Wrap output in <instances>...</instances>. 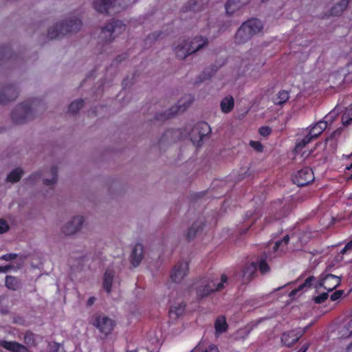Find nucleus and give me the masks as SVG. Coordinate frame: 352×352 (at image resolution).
Here are the masks:
<instances>
[{
    "mask_svg": "<svg viewBox=\"0 0 352 352\" xmlns=\"http://www.w3.org/2000/svg\"><path fill=\"white\" fill-rule=\"evenodd\" d=\"M85 223L82 215H74L60 226V234L65 237H74L82 232Z\"/></svg>",
    "mask_w": 352,
    "mask_h": 352,
    "instance_id": "obj_1",
    "label": "nucleus"
},
{
    "mask_svg": "<svg viewBox=\"0 0 352 352\" xmlns=\"http://www.w3.org/2000/svg\"><path fill=\"white\" fill-rule=\"evenodd\" d=\"M81 25L82 22L80 19H70L65 23L57 24L54 28L50 29L48 32V36L53 39L68 33L76 32L80 29Z\"/></svg>",
    "mask_w": 352,
    "mask_h": 352,
    "instance_id": "obj_2",
    "label": "nucleus"
},
{
    "mask_svg": "<svg viewBox=\"0 0 352 352\" xmlns=\"http://www.w3.org/2000/svg\"><path fill=\"white\" fill-rule=\"evenodd\" d=\"M228 280L226 274L221 276V283H216L212 280L204 279L201 281L197 287V295L199 298L208 296L212 292L221 289L223 287V283Z\"/></svg>",
    "mask_w": 352,
    "mask_h": 352,
    "instance_id": "obj_3",
    "label": "nucleus"
},
{
    "mask_svg": "<svg viewBox=\"0 0 352 352\" xmlns=\"http://www.w3.org/2000/svg\"><path fill=\"white\" fill-rule=\"evenodd\" d=\"M91 324L102 334L107 336L111 333L115 322L102 314L96 313L91 317Z\"/></svg>",
    "mask_w": 352,
    "mask_h": 352,
    "instance_id": "obj_4",
    "label": "nucleus"
},
{
    "mask_svg": "<svg viewBox=\"0 0 352 352\" xmlns=\"http://www.w3.org/2000/svg\"><path fill=\"white\" fill-rule=\"evenodd\" d=\"M32 109L28 104H19L12 113V121L18 124H23L34 118Z\"/></svg>",
    "mask_w": 352,
    "mask_h": 352,
    "instance_id": "obj_5",
    "label": "nucleus"
},
{
    "mask_svg": "<svg viewBox=\"0 0 352 352\" xmlns=\"http://www.w3.org/2000/svg\"><path fill=\"white\" fill-rule=\"evenodd\" d=\"M210 126L204 122L197 124L191 130L190 137L194 144L199 145L203 138L210 133Z\"/></svg>",
    "mask_w": 352,
    "mask_h": 352,
    "instance_id": "obj_6",
    "label": "nucleus"
},
{
    "mask_svg": "<svg viewBox=\"0 0 352 352\" xmlns=\"http://www.w3.org/2000/svg\"><path fill=\"white\" fill-rule=\"evenodd\" d=\"M118 27V22L109 23L102 27L98 36L99 41L103 44L111 43L114 40L113 34Z\"/></svg>",
    "mask_w": 352,
    "mask_h": 352,
    "instance_id": "obj_7",
    "label": "nucleus"
},
{
    "mask_svg": "<svg viewBox=\"0 0 352 352\" xmlns=\"http://www.w3.org/2000/svg\"><path fill=\"white\" fill-rule=\"evenodd\" d=\"M173 50L177 58L185 60L188 56L192 55L188 38L181 39L173 45Z\"/></svg>",
    "mask_w": 352,
    "mask_h": 352,
    "instance_id": "obj_8",
    "label": "nucleus"
},
{
    "mask_svg": "<svg viewBox=\"0 0 352 352\" xmlns=\"http://www.w3.org/2000/svg\"><path fill=\"white\" fill-rule=\"evenodd\" d=\"M314 179V173L309 168H305L293 177V182L298 186H304L312 182Z\"/></svg>",
    "mask_w": 352,
    "mask_h": 352,
    "instance_id": "obj_9",
    "label": "nucleus"
},
{
    "mask_svg": "<svg viewBox=\"0 0 352 352\" xmlns=\"http://www.w3.org/2000/svg\"><path fill=\"white\" fill-rule=\"evenodd\" d=\"M180 138V132L177 130H168L163 133L158 141L160 149H164L168 146L176 142Z\"/></svg>",
    "mask_w": 352,
    "mask_h": 352,
    "instance_id": "obj_10",
    "label": "nucleus"
},
{
    "mask_svg": "<svg viewBox=\"0 0 352 352\" xmlns=\"http://www.w3.org/2000/svg\"><path fill=\"white\" fill-rule=\"evenodd\" d=\"M190 44L191 53L195 54L201 50L206 48L209 45V40L207 37L201 35L188 38Z\"/></svg>",
    "mask_w": 352,
    "mask_h": 352,
    "instance_id": "obj_11",
    "label": "nucleus"
},
{
    "mask_svg": "<svg viewBox=\"0 0 352 352\" xmlns=\"http://www.w3.org/2000/svg\"><path fill=\"white\" fill-rule=\"evenodd\" d=\"M144 256V248L142 243H137L131 248L129 256L131 264L137 267L140 265Z\"/></svg>",
    "mask_w": 352,
    "mask_h": 352,
    "instance_id": "obj_12",
    "label": "nucleus"
},
{
    "mask_svg": "<svg viewBox=\"0 0 352 352\" xmlns=\"http://www.w3.org/2000/svg\"><path fill=\"white\" fill-rule=\"evenodd\" d=\"M19 95L17 89L13 85H7L0 90V103L8 104L14 101Z\"/></svg>",
    "mask_w": 352,
    "mask_h": 352,
    "instance_id": "obj_13",
    "label": "nucleus"
},
{
    "mask_svg": "<svg viewBox=\"0 0 352 352\" xmlns=\"http://www.w3.org/2000/svg\"><path fill=\"white\" fill-rule=\"evenodd\" d=\"M58 179V168L56 166H52L48 169L43 170V184L45 186H54Z\"/></svg>",
    "mask_w": 352,
    "mask_h": 352,
    "instance_id": "obj_14",
    "label": "nucleus"
},
{
    "mask_svg": "<svg viewBox=\"0 0 352 352\" xmlns=\"http://www.w3.org/2000/svg\"><path fill=\"white\" fill-rule=\"evenodd\" d=\"M188 272V264L183 262L177 264L170 275L172 280L175 283H180Z\"/></svg>",
    "mask_w": 352,
    "mask_h": 352,
    "instance_id": "obj_15",
    "label": "nucleus"
},
{
    "mask_svg": "<svg viewBox=\"0 0 352 352\" xmlns=\"http://www.w3.org/2000/svg\"><path fill=\"white\" fill-rule=\"evenodd\" d=\"M93 4L94 9L101 14H111L116 13L111 0H96Z\"/></svg>",
    "mask_w": 352,
    "mask_h": 352,
    "instance_id": "obj_16",
    "label": "nucleus"
},
{
    "mask_svg": "<svg viewBox=\"0 0 352 352\" xmlns=\"http://www.w3.org/2000/svg\"><path fill=\"white\" fill-rule=\"evenodd\" d=\"M341 283V278L333 274H327L323 279H322L318 285L324 287L328 291H332L336 288Z\"/></svg>",
    "mask_w": 352,
    "mask_h": 352,
    "instance_id": "obj_17",
    "label": "nucleus"
},
{
    "mask_svg": "<svg viewBox=\"0 0 352 352\" xmlns=\"http://www.w3.org/2000/svg\"><path fill=\"white\" fill-rule=\"evenodd\" d=\"M0 346L10 352H31L25 346L16 342L1 340Z\"/></svg>",
    "mask_w": 352,
    "mask_h": 352,
    "instance_id": "obj_18",
    "label": "nucleus"
},
{
    "mask_svg": "<svg viewBox=\"0 0 352 352\" xmlns=\"http://www.w3.org/2000/svg\"><path fill=\"white\" fill-rule=\"evenodd\" d=\"M256 263H251L245 266L243 270L242 281L245 284L249 283L253 278L256 270Z\"/></svg>",
    "mask_w": 352,
    "mask_h": 352,
    "instance_id": "obj_19",
    "label": "nucleus"
},
{
    "mask_svg": "<svg viewBox=\"0 0 352 352\" xmlns=\"http://www.w3.org/2000/svg\"><path fill=\"white\" fill-rule=\"evenodd\" d=\"M190 105V102L187 103L184 102L182 104L181 103V102H179L178 104L171 107L166 112H165L164 118L168 119L170 117L175 116L179 113H182L185 111Z\"/></svg>",
    "mask_w": 352,
    "mask_h": 352,
    "instance_id": "obj_20",
    "label": "nucleus"
},
{
    "mask_svg": "<svg viewBox=\"0 0 352 352\" xmlns=\"http://www.w3.org/2000/svg\"><path fill=\"white\" fill-rule=\"evenodd\" d=\"M250 1V0H229L226 6V12L232 14L247 5Z\"/></svg>",
    "mask_w": 352,
    "mask_h": 352,
    "instance_id": "obj_21",
    "label": "nucleus"
},
{
    "mask_svg": "<svg viewBox=\"0 0 352 352\" xmlns=\"http://www.w3.org/2000/svg\"><path fill=\"white\" fill-rule=\"evenodd\" d=\"M243 25L245 26V28L250 32L252 36L258 33L263 28L261 21L256 19L248 20L243 23Z\"/></svg>",
    "mask_w": 352,
    "mask_h": 352,
    "instance_id": "obj_22",
    "label": "nucleus"
},
{
    "mask_svg": "<svg viewBox=\"0 0 352 352\" xmlns=\"http://www.w3.org/2000/svg\"><path fill=\"white\" fill-rule=\"evenodd\" d=\"M252 37V35L242 24L236 33L235 42L238 44H243L248 41Z\"/></svg>",
    "mask_w": 352,
    "mask_h": 352,
    "instance_id": "obj_23",
    "label": "nucleus"
},
{
    "mask_svg": "<svg viewBox=\"0 0 352 352\" xmlns=\"http://www.w3.org/2000/svg\"><path fill=\"white\" fill-rule=\"evenodd\" d=\"M186 304L179 302L175 304L170 308L169 316L172 320H177L184 314Z\"/></svg>",
    "mask_w": 352,
    "mask_h": 352,
    "instance_id": "obj_24",
    "label": "nucleus"
},
{
    "mask_svg": "<svg viewBox=\"0 0 352 352\" xmlns=\"http://www.w3.org/2000/svg\"><path fill=\"white\" fill-rule=\"evenodd\" d=\"M351 0H340L330 10L331 16H340L346 10Z\"/></svg>",
    "mask_w": 352,
    "mask_h": 352,
    "instance_id": "obj_25",
    "label": "nucleus"
},
{
    "mask_svg": "<svg viewBox=\"0 0 352 352\" xmlns=\"http://www.w3.org/2000/svg\"><path fill=\"white\" fill-rule=\"evenodd\" d=\"M300 336L294 333V331L284 333L281 337L282 342L287 347L292 346L300 338Z\"/></svg>",
    "mask_w": 352,
    "mask_h": 352,
    "instance_id": "obj_26",
    "label": "nucleus"
},
{
    "mask_svg": "<svg viewBox=\"0 0 352 352\" xmlns=\"http://www.w3.org/2000/svg\"><path fill=\"white\" fill-rule=\"evenodd\" d=\"M24 171L21 168H16L7 175L6 182L10 183H16L21 180Z\"/></svg>",
    "mask_w": 352,
    "mask_h": 352,
    "instance_id": "obj_27",
    "label": "nucleus"
},
{
    "mask_svg": "<svg viewBox=\"0 0 352 352\" xmlns=\"http://www.w3.org/2000/svg\"><path fill=\"white\" fill-rule=\"evenodd\" d=\"M114 272L112 270H107L103 278V288L107 293L111 291V285L114 278Z\"/></svg>",
    "mask_w": 352,
    "mask_h": 352,
    "instance_id": "obj_28",
    "label": "nucleus"
},
{
    "mask_svg": "<svg viewBox=\"0 0 352 352\" xmlns=\"http://www.w3.org/2000/svg\"><path fill=\"white\" fill-rule=\"evenodd\" d=\"M6 287L11 290L16 291L21 287V282L19 278L12 276H7L5 280Z\"/></svg>",
    "mask_w": 352,
    "mask_h": 352,
    "instance_id": "obj_29",
    "label": "nucleus"
},
{
    "mask_svg": "<svg viewBox=\"0 0 352 352\" xmlns=\"http://www.w3.org/2000/svg\"><path fill=\"white\" fill-rule=\"evenodd\" d=\"M327 126V122L320 120L310 130L311 135L316 138L320 135Z\"/></svg>",
    "mask_w": 352,
    "mask_h": 352,
    "instance_id": "obj_30",
    "label": "nucleus"
},
{
    "mask_svg": "<svg viewBox=\"0 0 352 352\" xmlns=\"http://www.w3.org/2000/svg\"><path fill=\"white\" fill-rule=\"evenodd\" d=\"M234 98L232 96H228L223 98L221 102V109L223 113H228L234 107Z\"/></svg>",
    "mask_w": 352,
    "mask_h": 352,
    "instance_id": "obj_31",
    "label": "nucleus"
},
{
    "mask_svg": "<svg viewBox=\"0 0 352 352\" xmlns=\"http://www.w3.org/2000/svg\"><path fill=\"white\" fill-rule=\"evenodd\" d=\"M215 330L218 333H222L227 330L228 324L223 316L219 317L214 324Z\"/></svg>",
    "mask_w": 352,
    "mask_h": 352,
    "instance_id": "obj_32",
    "label": "nucleus"
},
{
    "mask_svg": "<svg viewBox=\"0 0 352 352\" xmlns=\"http://www.w3.org/2000/svg\"><path fill=\"white\" fill-rule=\"evenodd\" d=\"M204 223L202 221L194 223L188 230L186 236L188 239H193L197 232L201 230L203 228Z\"/></svg>",
    "mask_w": 352,
    "mask_h": 352,
    "instance_id": "obj_33",
    "label": "nucleus"
},
{
    "mask_svg": "<svg viewBox=\"0 0 352 352\" xmlns=\"http://www.w3.org/2000/svg\"><path fill=\"white\" fill-rule=\"evenodd\" d=\"M289 99V93L285 90L279 91L273 98L275 104H282Z\"/></svg>",
    "mask_w": 352,
    "mask_h": 352,
    "instance_id": "obj_34",
    "label": "nucleus"
},
{
    "mask_svg": "<svg viewBox=\"0 0 352 352\" xmlns=\"http://www.w3.org/2000/svg\"><path fill=\"white\" fill-rule=\"evenodd\" d=\"M84 106V101L81 99L75 100L72 102L69 107V110L72 113H76L78 112L80 109H81Z\"/></svg>",
    "mask_w": 352,
    "mask_h": 352,
    "instance_id": "obj_35",
    "label": "nucleus"
},
{
    "mask_svg": "<svg viewBox=\"0 0 352 352\" xmlns=\"http://www.w3.org/2000/svg\"><path fill=\"white\" fill-rule=\"evenodd\" d=\"M116 12H118L121 9L126 8L129 2V0H111Z\"/></svg>",
    "mask_w": 352,
    "mask_h": 352,
    "instance_id": "obj_36",
    "label": "nucleus"
},
{
    "mask_svg": "<svg viewBox=\"0 0 352 352\" xmlns=\"http://www.w3.org/2000/svg\"><path fill=\"white\" fill-rule=\"evenodd\" d=\"M24 342L28 346H36V343L34 335L30 331L26 332L24 336Z\"/></svg>",
    "mask_w": 352,
    "mask_h": 352,
    "instance_id": "obj_37",
    "label": "nucleus"
},
{
    "mask_svg": "<svg viewBox=\"0 0 352 352\" xmlns=\"http://www.w3.org/2000/svg\"><path fill=\"white\" fill-rule=\"evenodd\" d=\"M41 177H43V171H37L32 173L26 180L29 184H34Z\"/></svg>",
    "mask_w": 352,
    "mask_h": 352,
    "instance_id": "obj_38",
    "label": "nucleus"
},
{
    "mask_svg": "<svg viewBox=\"0 0 352 352\" xmlns=\"http://www.w3.org/2000/svg\"><path fill=\"white\" fill-rule=\"evenodd\" d=\"M342 336L349 337L352 336V319L344 327Z\"/></svg>",
    "mask_w": 352,
    "mask_h": 352,
    "instance_id": "obj_39",
    "label": "nucleus"
},
{
    "mask_svg": "<svg viewBox=\"0 0 352 352\" xmlns=\"http://www.w3.org/2000/svg\"><path fill=\"white\" fill-rule=\"evenodd\" d=\"M9 230L10 226L8 222L3 219H0V234L6 233Z\"/></svg>",
    "mask_w": 352,
    "mask_h": 352,
    "instance_id": "obj_40",
    "label": "nucleus"
},
{
    "mask_svg": "<svg viewBox=\"0 0 352 352\" xmlns=\"http://www.w3.org/2000/svg\"><path fill=\"white\" fill-rule=\"evenodd\" d=\"M60 349V344L57 342H52L48 344V352H59Z\"/></svg>",
    "mask_w": 352,
    "mask_h": 352,
    "instance_id": "obj_41",
    "label": "nucleus"
},
{
    "mask_svg": "<svg viewBox=\"0 0 352 352\" xmlns=\"http://www.w3.org/2000/svg\"><path fill=\"white\" fill-rule=\"evenodd\" d=\"M328 296V294L324 292L318 296L314 297V300L316 303L320 304L325 301L327 299Z\"/></svg>",
    "mask_w": 352,
    "mask_h": 352,
    "instance_id": "obj_42",
    "label": "nucleus"
},
{
    "mask_svg": "<svg viewBox=\"0 0 352 352\" xmlns=\"http://www.w3.org/2000/svg\"><path fill=\"white\" fill-rule=\"evenodd\" d=\"M250 145L256 151L262 152L263 149V145L259 142L251 141Z\"/></svg>",
    "mask_w": 352,
    "mask_h": 352,
    "instance_id": "obj_43",
    "label": "nucleus"
},
{
    "mask_svg": "<svg viewBox=\"0 0 352 352\" xmlns=\"http://www.w3.org/2000/svg\"><path fill=\"white\" fill-rule=\"evenodd\" d=\"M259 270L261 273L265 274L270 271V267L265 261H261L259 263Z\"/></svg>",
    "mask_w": 352,
    "mask_h": 352,
    "instance_id": "obj_44",
    "label": "nucleus"
},
{
    "mask_svg": "<svg viewBox=\"0 0 352 352\" xmlns=\"http://www.w3.org/2000/svg\"><path fill=\"white\" fill-rule=\"evenodd\" d=\"M272 132V129L270 126H262L259 129V133L262 136H267Z\"/></svg>",
    "mask_w": 352,
    "mask_h": 352,
    "instance_id": "obj_45",
    "label": "nucleus"
},
{
    "mask_svg": "<svg viewBox=\"0 0 352 352\" xmlns=\"http://www.w3.org/2000/svg\"><path fill=\"white\" fill-rule=\"evenodd\" d=\"M17 257V254L14 253L6 254L0 257V259L8 261L11 260H14Z\"/></svg>",
    "mask_w": 352,
    "mask_h": 352,
    "instance_id": "obj_46",
    "label": "nucleus"
},
{
    "mask_svg": "<svg viewBox=\"0 0 352 352\" xmlns=\"http://www.w3.org/2000/svg\"><path fill=\"white\" fill-rule=\"evenodd\" d=\"M313 280H314V276H309V277H308V278L305 280V283H304L303 284L300 285L298 287V289H302L303 287H307V286L309 287V286L311 285V281H312Z\"/></svg>",
    "mask_w": 352,
    "mask_h": 352,
    "instance_id": "obj_47",
    "label": "nucleus"
},
{
    "mask_svg": "<svg viewBox=\"0 0 352 352\" xmlns=\"http://www.w3.org/2000/svg\"><path fill=\"white\" fill-rule=\"evenodd\" d=\"M342 294H343L342 290L336 291L331 295V300L332 301H335V300L339 299L342 296Z\"/></svg>",
    "mask_w": 352,
    "mask_h": 352,
    "instance_id": "obj_48",
    "label": "nucleus"
},
{
    "mask_svg": "<svg viewBox=\"0 0 352 352\" xmlns=\"http://www.w3.org/2000/svg\"><path fill=\"white\" fill-rule=\"evenodd\" d=\"M313 138H316L314 136H311V133L309 132V135H307L306 137H305L303 138V140H302V145L303 146H305L306 144L309 143Z\"/></svg>",
    "mask_w": 352,
    "mask_h": 352,
    "instance_id": "obj_49",
    "label": "nucleus"
},
{
    "mask_svg": "<svg viewBox=\"0 0 352 352\" xmlns=\"http://www.w3.org/2000/svg\"><path fill=\"white\" fill-rule=\"evenodd\" d=\"M350 250H352V240L345 245V247L341 250L340 253L343 255L346 252V251Z\"/></svg>",
    "mask_w": 352,
    "mask_h": 352,
    "instance_id": "obj_50",
    "label": "nucleus"
},
{
    "mask_svg": "<svg viewBox=\"0 0 352 352\" xmlns=\"http://www.w3.org/2000/svg\"><path fill=\"white\" fill-rule=\"evenodd\" d=\"M203 352H219V351L215 345L212 344V345L209 346L208 348H207Z\"/></svg>",
    "mask_w": 352,
    "mask_h": 352,
    "instance_id": "obj_51",
    "label": "nucleus"
},
{
    "mask_svg": "<svg viewBox=\"0 0 352 352\" xmlns=\"http://www.w3.org/2000/svg\"><path fill=\"white\" fill-rule=\"evenodd\" d=\"M12 268V265H6V266H0V272L6 273Z\"/></svg>",
    "mask_w": 352,
    "mask_h": 352,
    "instance_id": "obj_52",
    "label": "nucleus"
},
{
    "mask_svg": "<svg viewBox=\"0 0 352 352\" xmlns=\"http://www.w3.org/2000/svg\"><path fill=\"white\" fill-rule=\"evenodd\" d=\"M95 300H96V298L94 297H90L87 300V305L91 306L94 303Z\"/></svg>",
    "mask_w": 352,
    "mask_h": 352,
    "instance_id": "obj_53",
    "label": "nucleus"
},
{
    "mask_svg": "<svg viewBox=\"0 0 352 352\" xmlns=\"http://www.w3.org/2000/svg\"><path fill=\"white\" fill-rule=\"evenodd\" d=\"M289 237L288 235H286L283 237V239L281 240L282 243H284L285 245H287L289 242Z\"/></svg>",
    "mask_w": 352,
    "mask_h": 352,
    "instance_id": "obj_54",
    "label": "nucleus"
},
{
    "mask_svg": "<svg viewBox=\"0 0 352 352\" xmlns=\"http://www.w3.org/2000/svg\"><path fill=\"white\" fill-rule=\"evenodd\" d=\"M282 243H282V241H276V243H275V245H274V251H277V250H278V248H279V246H280Z\"/></svg>",
    "mask_w": 352,
    "mask_h": 352,
    "instance_id": "obj_55",
    "label": "nucleus"
},
{
    "mask_svg": "<svg viewBox=\"0 0 352 352\" xmlns=\"http://www.w3.org/2000/svg\"><path fill=\"white\" fill-rule=\"evenodd\" d=\"M309 347V344H305L298 352H306Z\"/></svg>",
    "mask_w": 352,
    "mask_h": 352,
    "instance_id": "obj_56",
    "label": "nucleus"
},
{
    "mask_svg": "<svg viewBox=\"0 0 352 352\" xmlns=\"http://www.w3.org/2000/svg\"><path fill=\"white\" fill-rule=\"evenodd\" d=\"M300 289H298H298H296L292 290V291L290 292L289 296H294V295H295V294H296L298 291H300Z\"/></svg>",
    "mask_w": 352,
    "mask_h": 352,
    "instance_id": "obj_57",
    "label": "nucleus"
},
{
    "mask_svg": "<svg viewBox=\"0 0 352 352\" xmlns=\"http://www.w3.org/2000/svg\"><path fill=\"white\" fill-rule=\"evenodd\" d=\"M346 352H352V343L347 347Z\"/></svg>",
    "mask_w": 352,
    "mask_h": 352,
    "instance_id": "obj_58",
    "label": "nucleus"
},
{
    "mask_svg": "<svg viewBox=\"0 0 352 352\" xmlns=\"http://www.w3.org/2000/svg\"><path fill=\"white\" fill-rule=\"evenodd\" d=\"M345 118H348V116H346V114H344V116L342 117V120L344 124L346 123V120H344Z\"/></svg>",
    "mask_w": 352,
    "mask_h": 352,
    "instance_id": "obj_59",
    "label": "nucleus"
},
{
    "mask_svg": "<svg viewBox=\"0 0 352 352\" xmlns=\"http://www.w3.org/2000/svg\"><path fill=\"white\" fill-rule=\"evenodd\" d=\"M342 260V256H340L336 258V261L337 262H339V261H340Z\"/></svg>",
    "mask_w": 352,
    "mask_h": 352,
    "instance_id": "obj_60",
    "label": "nucleus"
},
{
    "mask_svg": "<svg viewBox=\"0 0 352 352\" xmlns=\"http://www.w3.org/2000/svg\"><path fill=\"white\" fill-rule=\"evenodd\" d=\"M350 121H352V118H349V119L346 120V123L349 124Z\"/></svg>",
    "mask_w": 352,
    "mask_h": 352,
    "instance_id": "obj_61",
    "label": "nucleus"
},
{
    "mask_svg": "<svg viewBox=\"0 0 352 352\" xmlns=\"http://www.w3.org/2000/svg\"><path fill=\"white\" fill-rule=\"evenodd\" d=\"M352 168V163L349 165V166L347 167L348 170H350Z\"/></svg>",
    "mask_w": 352,
    "mask_h": 352,
    "instance_id": "obj_62",
    "label": "nucleus"
},
{
    "mask_svg": "<svg viewBox=\"0 0 352 352\" xmlns=\"http://www.w3.org/2000/svg\"><path fill=\"white\" fill-rule=\"evenodd\" d=\"M261 1H262V2H267V1H268L269 0H261Z\"/></svg>",
    "mask_w": 352,
    "mask_h": 352,
    "instance_id": "obj_63",
    "label": "nucleus"
},
{
    "mask_svg": "<svg viewBox=\"0 0 352 352\" xmlns=\"http://www.w3.org/2000/svg\"><path fill=\"white\" fill-rule=\"evenodd\" d=\"M127 352H135V351H127Z\"/></svg>",
    "mask_w": 352,
    "mask_h": 352,
    "instance_id": "obj_64",
    "label": "nucleus"
}]
</instances>
